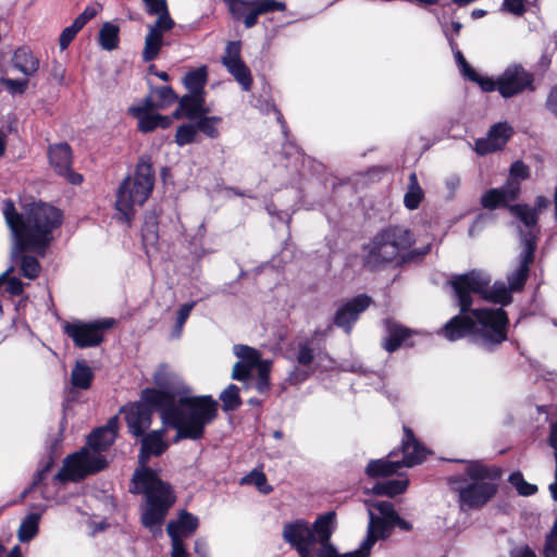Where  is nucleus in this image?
Returning <instances> with one entry per match:
<instances>
[{"instance_id": "59", "label": "nucleus", "mask_w": 557, "mask_h": 557, "mask_svg": "<svg viewBox=\"0 0 557 557\" xmlns=\"http://www.w3.org/2000/svg\"><path fill=\"white\" fill-rule=\"evenodd\" d=\"M253 368L255 367L248 364L247 362L238 361L233 368L232 377L237 381H245Z\"/></svg>"}, {"instance_id": "40", "label": "nucleus", "mask_w": 557, "mask_h": 557, "mask_svg": "<svg viewBox=\"0 0 557 557\" xmlns=\"http://www.w3.org/2000/svg\"><path fill=\"white\" fill-rule=\"evenodd\" d=\"M445 37L447 38L448 45L451 49L456 64L461 75L467 79H473V76L470 75H474V69H472L470 64L467 62L465 55L459 50L458 44L456 42L455 38H453L448 30H445Z\"/></svg>"}, {"instance_id": "1", "label": "nucleus", "mask_w": 557, "mask_h": 557, "mask_svg": "<svg viewBox=\"0 0 557 557\" xmlns=\"http://www.w3.org/2000/svg\"><path fill=\"white\" fill-rule=\"evenodd\" d=\"M448 283L455 293L460 313L446 322L442 329L444 336L455 342L471 335L473 342L485 350H492L506 341L508 318L504 309H471V306L472 294L494 304L509 305L512 300L509 286L504 282H495L490 286L491 276L478 270L453 275Z\"/></svg>"}, {"instance_id": "32", "label": "nucleus", "mask_w": 557, "mask_h": 557, "mask_svg": "<svg viewBox=\"0 0 557 557\" xmlns=\"http://www.w3.org/2000/svg\"><path fill=\"white\" fill-rule=\"evenodd\" d=\"M208 81V69L206 65L187 72L183 78L184 86L191 94L205 95V86Z\"/></svg>"}, {"instance_id": "50", "label": "nucleus", "mask_w": 557, "mask_h": 557, "mask_svg": "<svg viewBox=\"0 0 557 557\" xmlns=\"http://www.w3.org/2000/svg\"><path fill=\"white\" fill-rule=\"evenodd\" d=\"M529 177V168L522 161H515L510 166L507 183H516L520 188V182Z\"/></svg>"}, {"instance_id": "36", "label": "nucleus", "mask_w": 557, "mask_h": 557, "mask_svg": "<svg viewBox=\"0 0 557 557\" xmlns=\"http://www.w3.org/2000/svg\"><path fill=\"white\" fill-rule=\"evenodd\" d=\"M399 468V461L391 459H375L368 463L366 473L371 478L388 476L397 472Z\"/></svg>"}, {"instance_id": "25", "label": "nucleus", "mask_w": 557, "mask_h": 557, "mask_svg": "<svg viewBox=\"0 0 557 557\" xmlns=\"http://www.w3.org/2000/svg\"><path fill=\"white\" fill-rule=\"evenodd\" d=\"M208 112L205 108V95L191 94L183 96L180 99L177 110L173 113V117L178 119L185 115L189 120H195Z\"/></svg>"}, {"instance_id": "37", "label": "nucleus", "mask_w": 557, "mask_h": 557, "mask_svg": "<svg viewBox=\"0 0 557 557\" xmlns=\"http://www.w3.org/2000/svg\"><path fill=\"white\" fill-rule=\"evenodd\" d=\"M40 519L41 513L30 512L22 520L17 531V536L21 542H29L37 535Z\"/></svg>"}, {"instance_id": "26", "label": "nucleus", "mask_w": 557, "mask_h": 557, "mask_svg": "<svg viewBox=\"0 0 557 557\" xmlns=\"http://www.w3.org/2000/svg\"><path fill=\"white\" fill-rule=\"evenodd\" d=\"M12 64L14 69L29 77L37 73L40 61L29 48L20 47L13 53Z\"/></svg>"}, {"instance_id": "10", "label": "nucleus", "mask_w": 557, "mask_h": 557, "mask_svg": "<svg viewBox=\"0 0 557 557\" xmlns=\"http://www.w3.org/2000/svg\"><path fill=\"white\" fill-rule=\"evenodd\" d=\"M114 319L106 318L89 322L75 320L63 324V332L78 348L99 346L104 339V333L114 325Z\"/></svg>"}, {"instance_id": "28", "label": "nucleus", "mask_w": 557, "mask_h": 557, "mask_svg": "<svg viewBox=\"0 0 557 557\" xmlns=\"http://www.w3.org/2000/svg\"><path fill=\"white\" fill-rule=\"evenodd\" d=\"M169 30L170 29H163L162 27H156V25L148 26V33L145 37V46L141 53L144 62H151L157 59L163 45V33Z\"/></svg>"}, {"instance_id": "56", "label": "nucleus", "mask_w": 557, "mask_h": 557, "mask_svg": "<svg viewBox=\"0 0 557 557\" xmlns=\"http://www.w3.org/2000/svg\"><path fill=\"white\" fill-rule=\"evenodd\" d=\"M3 85L5 89L12 95H21L23 94L28 85L27 79H13V78H4Z\"/></svg>"}, {"instance_id": "7", "label": "nucleus", "mask_w": 557, "mask_h": 557, "mask_svg": "<svg viewBox=\"0 0 557 557\" xmlns=\"http://www.w3.org/2000/svg\"><path fill=\"white\" fill-rule=\"evenodd\" d=\"M500 478V471L487 467L480 461H468L463 474L447 478L451 491L458 494L461 509H478L483 507L496 493L494 480Z\"/></svg>"}, {"instance_id": "33", "label": "nucleus", "mask_w": 557, "mask_h": 557, "mask_svg": "<svg viewBox=\"0 0 557 557\" xmlns=\"http://www.w3.org/2000/svg\"><path fill=\"white\" fill-rule=\"evenodd\" d=\"M120 27L111 22L101 25L98 34V44L106 51H112L119 47Z\"/></svg>"}, {"instance_id": "38", "label": "nucleus", "mask_w": 557, "mask_h": 557, "mask_svg": "<svg viewBox=\"0 0 557 557\" xmlns=\"http://www.w3.org/2000/svg\"><path fill=\"white\" fill-rule=\"evenodd\" d=\"M423 198V190L419 185L418 176L414 172L409 175L408 189L404 196V205L409 210H414L419 207Z\"/></svg>"}, {"instance_id": "57", "label": "nucleus", "mask_w": 557, "mask_h": 557, "mask_svg": "<svg viewBox=\"0 0 557 557\" xmlns=\"http://www.w3.org/2000/svg\"><path fill=\"white\" fill-rule=\"evenodd\" d=\"M472 76H473V79H470V81L476 83L483 91L491 92V91L497 90L498 78L496 81H494L493 78L487 77V76H480L475 71H474V75H472Z\"/></svg>"}, {"instance_id": "45", "label": "nucleus", "mask_w": 557, "mask_h": 557, "mask_svg": "<svg viewBox=\"0 0 557 557\" xmlns=\"http://www.w3.org/2000/svg\"><path fill=\"white\" fill-rule=\"evenodd\" d=\"M235 355L240 359V362H247L252 367H257L260 361V354L255 348L246 345H235Z\"/></svg>"}, {"instance_id": "62", "label": "nucleus", "mask_w": 557, "mask_h": 557, "mask_svg": "<svg viewBox=\"0 0 557 557\" xmlns=\"http://www.w3.org/2000/svg\"><path fill=\"white\" fill-rule=\"evenodd\" d=\"M312 373V370L296 367L290 371L288 381L290 384H299L306 381Z\"/></svg>"}, {"instance_id": "13", "label": "nucleus", "mask_w": 557, "mask_h": 557, "mask_svg": "<svg viewBox=\"0 0 557 557\" xmlns=\"http://www.w3.org/2000/svg\"><path fill=\"white\" fill-rule=\"evenodd\" d=\"M199 525L197 516L183 510L176 520H171L166 525V532L171 539V557H188L184 545V539L194 534Z\"/></svg>"}, {"instance_id": "2", "label": "nucleus", "mask_w": 557, "mask_h": 557, "mask_svg": "<svg viewBox=\"0 0 557 557\" xmlns=\"http://www.w3.org/2000/svg\"><path fill=\"white\" fill-rule=\"evenodd\" d=\"M164 429L144 434L138 455L139 468L133 474L131 492L143 494L145 505L141 511V522L150 531L159 530L169 509L175 502L171 485L159 478L158 471L147 467L149 459L162 455L168 449L164 441Z\"/></svg>"}, {"instance_id": "47", "label": "nucleus", "mask_w": 557, "mask_h": 557, "mask_svg": "<svg viewBox=\"0 0 557 557\" xmlns=\"http://www.w3.org/2000/svg\"><path fill=\"white\" fill-rule=\"evenodd\" d=\"M221 117L219 116H202L197 122L198 131L202 132L210 138H216L219 136V131L216 125L221 122Z\"/></svg>"}, {"instance_id": "42", "label": "nucleus", "mask_w": 557, "mask_h": 557, "mask_svg": "<svg viewBox=\"0 0 557 557\" xmlns=\"http://www.w3.org/2000/svg\"><path fill=\"white\" fill-rule=\"evenodd\" d=\"M220 399L223 403V410H225V411L235 410L242 404V400L239 397V388L234 384H230L221 393Z\"/></svg>"}, {"instance_id": "22", "label": "nucleus", "mask_w": 557, "mask_h": 557, "mask_svg": "<svg viewBox=\"0 0 557 557\" xmlns=\"http://www.w3.org/2000/svg\"><path fill=\"white\" fill-rule=\"evenodd\" d=\"M519 196V187L516 183H506L499 188H491L481 197V206L487 210L497 208H508L509 202L516 200Z\"/></svg>"}, {"instance_id": "48", "label": "nucleus", "mask_w": 557, "mask_h": 557, "mask_svg": "<svg viewBox=\"0 0 557 557\" xmlns=\"http://www.w3.org/2000/svg\"><path fill=\"white\" fill-rule=\"evenodd\" d=\"M242 484H252L264 494L272 491V487L267 485V476L262 471L253 470L242 479Z\"/></svg>"}, {"instance_id": "60", "label": "nucleus", "mask_w": 557, "mask_h": 557, "mask_svg": "<svg viewBox=\"0 0 557 557\" xmlns=\"http://www.w3.org/2000/svg\"><path fill=\"white\" fill-rule=\"evenodd\" d=\"M259 393H264L270 387L269 368L267 366L259 367V374L256 383Z\"/></svg>"}, {"instance_id": "35", "label": "nucleus", "mask_w": 557, "mask_h": 557, "mask_svg": "<svg viewBox=\"0 0 557 557\" xmlns=\"http://www.w3.org/2000/svg\"><path fill=\"white\" fill-rule=\"evenodd\" d=\"M325 336L322 331H314L312 339H306L297 344L296 361L299 366L308 368L312 364L315 358V349L313 347V339Z\"/></svg>"}, {"instance_id": "11", "label": "nucleus", "mask_w": 557, "mask_h": 557, "mask_svg": "<svg viewBox=\"0 0 557 557\" xmlns=\"http://www.w3.org/2000/svg\"><path fill=\"white\" fill-rule=\"evenodd\" d=\"M235 21H242L246 28L258 23L260 15L284 11L286 4L276 0H223Z\"/></svg>"}, {"instance_id": "8", "label": "nucleus", "mask_w": 557, "mask_h": 557, "mask_svg": "<svg viewBox=\"0 0 557 557\" xmlns=\"http://www.w3.org/2000/svg\"><path fill=\"white\" fill-rule=\"evenodd\" d=\"M413 243V234L407 227L400 225L384 227L364 246V263L374 269L394 262L399 257H403V260L407 261L414 257L425 256L430 252L431 245L428 244L420 249L411 250L409 257L405 258L404 252H406Z\"/></svg>"}, {"instance_id": "21", "label": "nucleus", "mask_w": 557, "mask_h": 557, "mask_svg": "<svg viewBox=\"0 0 557 557\" xmlns=\"http://www.w3.org/2000/svg\"><path fill=\"white\" fill-rule=\"evenodd\" d=\"M512 128L507 123H497L493 125L485 138H479L474 144V150L481 154H487L502 149L510 136Z\"/></svg>"}, {"instance_id": "53", "label": "nucleus", "mask_w": 557, "mask_h": 557, "mask_svg": "<svg viewBox=\"0 0 557 557\" xmlns=\"http://www.w3.org/2000/svg\"><path fill=\"white\" fill-rule=\"evenodd\" d=\"M101 11L99 3L87 5L84 11L74 20V22L83 28L90 20L96 17Z\"/></svg>"}, {"instance_id": "44", "label": "nucleus", "mask_w": 557, "mask_h": 557, "mask_svg": "<svg viewBox=\"0 0 557 557\" xmlns=\"http://www.w3.org/2000/svg\"><path fill=\"white\" fill-rule=\"evenodd\" d=\"M13 270L14 268L10 267L2 274H0V286L7 283V290L13 296H18L24 292V284L20 278L15 276L9 277Z\"/></svg>"}, {"instance_id": "51", "label": "nucleus", "mask_w": 557, "mask_h": 557, "mask_svg": "<svg viewBox=\"0 0 557 557\" xmlns=\"http://www.w3.org/2000/svg\"><path fill=\"white\" fill-rule=\"evenodd\" d=\"M368 506V509L371 508L372 510L375 509L383 518L388 520L393 519V516H395L397 512L394 509V506L391 502L382 500V502H375V503H366Z\"/></svg>"}, {"instance_id": "24", "label": "nucleus", "mask_w": 557, "mask_h": 557, "mask_svg": "<svg viewBox=\"0 0 557 557\" xmlns=\"http://www.w3.org/2000/svg\"><path fill=\"white\" fill-rule=\"evenodd\" d=\"M534 252L535 250H533L531 247L522 248L519 255L518 268L507 276L510 290L519 292L524 287L529 276L530 264L534 260Z\"/></svg>"}, {"instance_id": "17", "label": "nucleus", "mask_w": 557, "mask_h": 557, "mask_svg": "<svg viewBox=\"0 0 557 557\" xmlns=\"http://www.w3.org/2000/svg\"><path fill=\"white\" fill-rule=\"evenodd\" d=\"M50 165L54 171L66 177L73 184L78 185L83 182V176L72 171V150L66 143L51 145L48 150Z\"/></svg>"}, {"instance_id": "16", "label": "nucleus", "mask_w": 557, "mask_h": 557, "mask_svg": "<svg viewBox=\"0 0 557 557\" xmlns=\"http://www.w3.org/2000/svg\"><path fill=\"white\" fill-rule=\"evenodd\" d=\"M369 523L367 536L358 549L343 554V557H368L377 539H385L389 535L392 527L385 518L376 517L371 508L368 509Z\"/></svg>"}, {"instance_id": "46", "label": "nucleus", "mask_w": 557, "mask_h": 557, "mask_svg": "<svg viewBox=\"0 0 557 557\" xmlns=\"http://www.w3.org/2000/svg\"><path fill=\"white\" fill-rule=\"evenodd\" d=\"M197 125L183 124L181 125L175 134V143L180 146H186L195 141L197 135Z\"/></svg>"}, {"instance_id": "6", "label": "nucleus", "mask_w": 557, "mask_h": 557, "mask_svg": "<svg viewBox=\"0 0 557 557\" xmlns=\"http://www.w3.org/2000/svg\"><path fill=\"white\" fill-rule=\"evenodd\" d=\"M336 525V513L320 515L312 525L305 519H296L284 524L282 536L300 557H313L314 544L320 545L317 557H343L331 543Z\"/></svg>"}, {"instance_id": "12", "label": "nucleus", "mask_w": 557, "mask_h": 557, "mask_svg": "<svg viewBox=\"0 0 557 557\" xmlns=\"http://www.w3.org/2000/svg\"><path fill=\"white\" fill-rule=\"evenodd\" d=\"M534 76L520 64L507 66L498 76L497 91L504 98H511L527 90L533 91Z\"/></svg>"}, {"instance_id": "61", "label": "nucleus", "mask_w": 557, "mask_h": 557, "mask_svg": "<svg viewBox=\"0 0 557 557\" xmlns=\"http://www.w3.org/2000/svg\"><path fill=\"white\" fill-rule=\"evenodd\" d=\"M503 10L520 16L525 12V5L523 0H504Z\"/></svg>"}, {"instance_id": "39", "label": "nucleus", "mask_w": 557, "mask_h": 557, "mask_svg": "<svg viewBox=\"0 0 557 557\" xmlns=\"http://www.w3.org/2000/svg\"><path fill=\"white\" fill-rule=\"evenodd\" d=\"M408 483L409 482L407 479H393L383 482H377L373 486V493L376 495H386L393 497L405 492L408 486Z\"/></svg>"}, {"instance_id": "19", "label": "nucleus", "mask_w": 557, "mask_h": 557, "mask_svg": "<svg viewBox=\"0 0 557 557\" xmlns=\"http://www.w3.org/2000/svg\"><path fill=\"white\" fill-rule=\"evenodd\" d=\"M153 109L152 99L147 97L143 104L132 106L128 111L138 120V129L143 133H149L156 128H168L172 123V117L161 114H150Z\"/></svg>"}, {"instance_id": "31", "label": "nucleus", "mask_w": 557, "mask_h": 557, "mask_svg": "<svg viewBox=\"0 0 557 557\" xmlns=\"http://www.w3.org/2000/svg\"><path fill=\"white\" fill-rule=\"evenodd\" d=\"M94 379V372L85 360H78L71 373L72 388L88 389Z\"/></svg>"}, {"instance_id": "30", "label": "nucleus", "mask_w": 557, "mask_h": 557, "mask_svg": "<svg viewBox=\"0 0 557 557\" xmlns=\"http://www.w3.org/2000/svg\"><path fill=\"white\" fill-rule=\"evenodd\" d=\"M146 11L149 15H158L157 21L152 24L163 29H172L175 25L170 16L166 0H143Z\"/></svg>"}, {"instance_id": "43", "label": "nucleus", "mask_w": 557, "mask_h": 557, "mask_svg": "<svg viewBox=\"0 0 557 557\" xmlns=\"http://www.w3.org/2000/svg\"><path fill=\"white\" fill-rule=\"evenodd\" d=\"M508 481L516 487L518 493L523 496H531L536 493L537 487L534 484L528 483L521 472H512Z\"/></svg>"}, {"instance_id": "18", "label": "nucleus", "mask_w": 557, "mask_h": 557, "mask_svg": "<svg viewBox=\"0 0 557 557\" xmlns=\"http://www.w3.org/2000/svg\"><path fill=\"white\" fill-rule=\"evenodd\" d=\"M371 304L367 295H358L343 304L335 312L334 324L343 329L347 334L351 332L354 324Z\"/></svg>"}, {"instance_id": "29", "label": "nucleus", "mask_w": 557, "mask_h": 557, "mask_svg": "<svg viewBox=\"0 0 557 557\" xmlns=\"http://www.w3.org/2000/svg\"><path fill=\"white\" fill-rule=\"evenodd\" d=\"M386 337L383 347L388 352L396 351L405 341L410 336L411 331L392 320L385 321Z\"/></svg>"}, {"instance_id": "5", "label": "nucleus", "mask_w": 557, "mask_h": 557, "mask_svg": "<svg viewBox=\"0 0 557 557\" xmlns=\"http://www.w3.org/2000/svg\"><path fill=\"white\" fill-rule=\"evenodd\" d=\"M117 418H111L104 426L96 429L87 440V446L67 456L63 467L54 475L59 482L79 481L88 474L101 471L107 467L102 451L107 450L115 441Z\"/></svg>"}, {"instance_id": "63", "label": "nucleus", "mask_w": 557, "mask_h": 557, "mask_svg": "<svg viewBox=\"0 0 557 557\" xmlns=\"http://www.w3.org/2000/svg\"><path fill=\"white\" fill-rule=\"evenodd\" d=\"M50 76L59 84H63L65 77V67L57 60H53L50 69Z\"/></svg>"}, {"instance_id": "27", "label": "nucleus", "mask_w": 557, "mask_h": 557, "mask_svg": "<svg viewBox=\"0 0 557 557\" xmlns=\"http://www.w3.org/2000/svg\"><path fill=\"white\" fill-rule=\"evenodd\" d=\"M153 381L160 389L164 391L166 395L172 397L185 391L182 388L180 376L176 373L170 371L169 368L164 364L157 369L153 375Z\"/></svg>"}, {"instance_id": "34", "label": "nucleus", "mask_w": 557, "mask_h": 557, "mask_svg": "<svg viewBox=\"0 0 557 557\" xmlns=\"http://www.w3.org/2000/svg\"><path fill=\"white\" fill-rule=\"evenodd\" d=\"M26 251H22L18 256H13V249L11 250L12 260L18 264L21 274L28 278L35 280L39 276L41 271V265L37 258L33 256L25 255Z\"/></svg>"}, {"instance_id": "4", "label": "nucleus", "mask_w": 557, "mask_h": 557, "mask_svg": "<svg viewBox=\"0 0 557 557\" xmlns=\"http://www.w3.org/2000/svg\"><path fill=\"white\" fill-rule=\"evenodd\" d=\"M218 414V403L210 395L181 396L176 405L164 408L161 412L165 425L176 430L174 442L187 438L197 441L205 435L206 426Z\"/></svg>"}, {"instance_id": "49", "label": "nucleus", "mask_w": 557, "mask_h": 557, "mask_svg": "<svg viewBox=\"0 0 557 557\" xmlns=\"http://www.w3.org/2000/svg\"><path fill=\"white\" fill-rule=\"evenodd\" d=\"M166 393L164 391H157L153 388H146L143 391L141 400L138 404H145L152 410V408L159 407L162 405Z\"/></svg>"}, {"instance_id": "15", "label": "nucleus", "mask_w": 557, "mask_h": 557, "mask_svg": "<svg viewBox=\"0 0 557 557\" xmlns=\"http://www.w3.org/2000/svg\"><path fill=\"white\" fill-rule=\"evenodd\" d=\"M240 52V41H228L221 61L242 89L249 91L252 86V76L250 69L243 61Z\"/></svg>"}, {"instance_id": "41", "label": "nucleus", "mask_w": 557, "mask_h": 557, "mask_svg": "<svg viewBox=\"0 0 557 557\" xmlns=\"http://www.w3.org/2000/svg\"><path fill=\"white\" fill-rule=\"evenodd\" d=\"M152 95L156 98L152 100L153 108H165L176 100V95L170 86L158 87L153 89Z\"/></svg>"}, {"instance_id": "64", "label": "nucleus", "mask_w": 557, "mask_h": 557, "mask_svg": "<svg viewBox=\"0 0 557 557\" xmlns=\"http://www.w3.org/2000/svg\"><path fill=\"white\" fill-rule=\"evenodd\" d=\"M547 110L557 119V86H554L546 99Z\"/></svg>"}, {"instance_id": "54", "label": "nucleus", "mask_w": 557, "mask_h": 557, "mask_svg": "<svg viewBox=\"0 0 557 557\" xmlns=\"http://www.w3.org/2000/svg\"><path fill=\"white\" fill-rule=\"evenodd\" d=\"M101 11L99 3L87 5L84 11L74 20V22L83 28L90 20L96 17Z\"/></svg>"}, {"instance_id": "3", "label": "nucleus", "mask_w": 557, "mask_h": 557, "mask_svg": "<svg viewBox=\"0 0 557 557\" xmlns=\"http://www.w3.org/2000/svg\"><path fill=\"white\" fill-rule=\"evenodd\" d=\"M3 214L13 238V256L22 251L35 252L40 257L53 239V232L63 221V213L54 206L32 202L17 213L12 201H5Z\"/></svg>"}, {"instance_id": "20", "label": "nucleus", "mask_w": 557, "mask_h": 557, "mask_svg": "<svg viewBox=\"0 0 557 557\" xmlns=\"http://www.w3.org/2000/svg\"><path fill=\"white\" fill-rule=\"evenodd\" d=\"M131 434L143 436L151 425L152 410L145 404H129L122 408Z\"/></svg>"}, {"instance_id": "23", "label": "nucleus", "mask_w": 557, "mask_h": 557, "mask_svg": "<svg viewBox=\"0 0 557 557\" xmlns=\"http://www.w3.org/2000/svg\"><path fill=\"white\" fill-rule=\"evenodd\" d=\"M401 453L404 457L399 461L400 468H409L419 465L425 459L428 455V449L417 441L412 430L408 426H404Z\"/></svg>"}, {"instance_id": "52", "label": "nucleus", "mask_w": 557, "mask_h": 557, "mask_svg": "<svg viewBox=\"0 0 557 557\" xmlns=\"http://www.w3.org/2000/svg\"><path fill=\"white\" fill-rule=\"evenodd\" d=\"M101 11L99 3L87 5L84 11L74 20V22L83 28L90 20L96 17Z\"/></svg>"}, {"instance_id": "9", "label": "nucleus", "mask_w": 557, "mask_h": 557, "mask_svg": "<svg viewBox=\"0 0 557 557\" xmlns=\"http://www.w3.org/2000/svg\"><path fill=\"white\" fill-rule=\"evenodd\" d=\"M154 186V171L149 157H140L133 176L125 177L116 191L115 209L120 220L131 226L137 210L147 201Z\"/></svg>"}, {"instance_id": "55", "label": "nucleus", "mask_w": 557, "mask_h": 557, "mask_svg": "<svg viewBox=\"0 0 557 557\" xmlns=\"http://www.w3.org/2000/svg\"><path fill=\"white\" fill-rule=\"evenodd\" d=\"M81 29L82 28L75 22L65 27L59 38L60 49L65 50Z\"/></svg>"}, {"instance_id": "58", "label": "nucleus", "mask_w": 557, "mask_h": 557, "mask_svg": "<svg viewBox=\"0 0 557 557\" xmlns=\"http://www.w3.org/2000/svg\"><path fill=\"white\" fill-rule=\"evenodd\" d=\"M157 223L146 221L143 227V242L145 246L153 245L157 242Z\"/></svg>"}, {"instance_id": "14", "label": "nucleus", "mask_w": 557, "mask_h": 557, "mask_svg": "<svg viewBox=\"0 0 557 557\" xmlns=\"http://www.w3.org/2000/svg\"><path fill=\"white\" fill-rule=\"evenodd\" d=\"M509 211L523 224V228L518 227L522 248L531 247L535 250L540 234L537 210L529 205L518 203L509 206Z\"/></svg>"}]
</instances>
